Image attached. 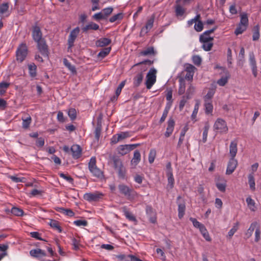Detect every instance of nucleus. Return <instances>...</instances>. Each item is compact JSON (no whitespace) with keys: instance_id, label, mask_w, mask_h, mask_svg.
<instances>
[{"instance_id":"nucleus-1","label":"nucleus","mask_w":261,"mask_h":261,"mask_svg":"<svg viewBox=\"0 0 261 261\" xmlns=\"http://www.w3.org/2000/svg\"><path fill=\"white\" fill-rule=\"evenodd\" d=\"M119 192L123 195L127 200H133L137 197V192L132 188L122 184L118 186Z\"/></svg>"},{"instance_id":"nucleus-2","label":"nucleus","mask_w":261,"mask_h":261,"mask_svg":"<svg viewBox=\"0 0 261 261\" xmlns=\"http://www.w3.org/2000/svg\"><path fill=\"white\" fill-rule=\"evenodd\" d=\"M96 163V160L95 157L91 158L88 164L89 169L93 174V176L99 179H102L104 177L103 172L100 169L97 168Z\"/></svg>"},{"instance_id":"nucleus-3","label":"nucleus","mask_w":261,"mask_h":261,"mask_svg":"<svg viewBox=\"0 0 261 261\" xmlns=\"http://www.w3.org/2000/svg\"><path fill=\"white\" fill-rule=\"evenodd\" d=\"M28 53V47L25 43H21L16 51V60L21 63L26 58Z\"/></svg>"},{"instance_id":"nucleus-4","label":"nucleus","mask_w":261,"mask_h":261,"mask_svg":"<svg viewBox=\"0 0 261 261\" xmlns=\"http://www.w3.org/2000/svg\"><path fill=\"white\" fill-rule=\"evenodd\" d=\"M156 70L154 68H151L146 75V80L145 85L147 89H150L156 81Z\"/></svg>"},{"instance_id":"nucleus-5","label":"nucleus","mask_w":261,"mask_h":261,"mask_svg":"<svg viewBox=\"0 0 261 261\" xmlns=\"http://www.w3.org/2000/svg\"><path fill=\"white\" fill-rule=\"evenodd\" d=\"M214 129L220 133H227L228 128L224 120L221 118H218L214 123Z\"/></svg>"},{"instance_id":"nucleus-6","label":"nucleus","mask_w":261,"mask_h":261,"mask_svg":"<svg viewBox=\"0 0 261 261\" xmlns=\"http://www.w3.org/2000/svg\"><path fill=\"white\" fill-rule=\"evenodd\" d=\"M32 36L33 39L35 42H38L40 40L43 39L42 33L41 28L39 25V22L36 21L32 26Z\"/></svg>"},{"instance_id":"nucleus-7","label":"nucleus","mask_w":261,"mask_h":261,"mask_svg":"<svg viewBox=\"0 0 261 261\" xmlns=\"http://www.w3.org/2000/svg\"><path fill=\"white\" fill-rule=\"evenodd\" d=\"M139 145V144L119 145L117 148V152L121 155H124Z\"/></svg>"},{"instance_id":"nucleus-8","label":"nucleus","mask_w":261,"mask_h":261,"mask_svg":"<svg viewBox=\"0 0 261 261\" xmlns=\"http://www.w3.org/2000/svg\"><path fill=\"white\" fill-rule=\"evenodd\" d=\"M80 29L79 27H76L71 31L67 41L68 50L74 46V41L80 33Z\"/></svg>"},{"instance_id":"nucleus-9","label":"nucleus","mask_w":261,"mask_h":261,"mask_svg":"<svg viewBox=\"0 0 261 261\" xmlns=\"http://www.w3.org/2000/svg\"><path fill=\"white\" fill-rule=\"evenodd\" d=\"M145 212L150 223L155 224L156 223V212L151 205L146 204Z\"/></svg>"},{"instance_id":"nucleus-10","label":"nucleus","mask_w":261,"mask_h":261,"mask_svg":"<svg viewBox=\"0 0 261 261\" xmlns=\"http://www.w3.org/2000/svg\"><path fill=\"white\" fill-rule=\"evenodd\" d=\"M36 42L37 43V48L41 55L44 57H48L49 51L45 40L43 39Z\"/></svg>"},{"instance_id":"nucleus-11","label":"nucleus","mask_w":261,"mask_h":261,"mask_svg":"<svg viewBox=\"0 0 261 261\" xmlns=\"http://www.w3.org/2000/svg\"><path fill=\"white\" fill-rule=\"evenodd\" d=\"M155 19V14H153L150 18L147 20L145 27H143L141 30L140 34H147L149 30L153 27Z\"/></svg>"},{"instance_id":"nucleus-12","label":"nucleus","mask_w":261,"mask_h":261,"mask_svg":"<svg viewBox=\"0 0 261 261\" xmlns=\"http://www.w3.org/2000/svg\"><path fill=\"white\" fill-rule=\"evenodd\" d=\"M237 165L238 161L234 158L231 157L227 164L226 174L227 175L232 174L235 170Z\"/></svg>"},{"instance_id":"nucleus-13","label":"nucleus","mask_w":261,"mask_h":261,"mask_svg":"<svg viewBox=\"0 0 261 261\" xmlns=\"http://www.w3.org/2000/svg\"><path fill=\"white\" fill-rule=\"evenodd\" d=\"M70 150L72 152L73 159H78L81 156L82 149L79 145H73L70 148Z\"/></svg>"},{"instance_id":"nucleus-14","label":"nucleus","mask_w":261,"mask_h":261,"mask_svg":"<svg viewBox=\"0 0 261 261\" xmlns=\"http://www.w3.org/2000/svg\"><path fill=\"white\" fill-rule=\"evenodd\" d=\"M102 195V194L89 193L84 195V198L89 202L97 201Z\"/></svg>"},{"instance_id":"nucleus-15","label":"nucleus","mask_w":261,"mask_h":261,"mask_svg":"<svg viewBox=\"0 0 261 261\" xmlns=\"http://www.w3.org/2000/svg\"><path fill=\"white\" fill-rule=\"evenodd\" d=\"M250 64L251 66L253 76L256 77L257 75V67L254 55L253 53L249 55Z\"/></svg>"},{"instance_id":"nucleus-16","label":"nucleus","mask_w":261,"mask_h":261,"mask_svg":"<svg viewBox=\"0 0 261 261\" xmlns=\"http://www.w3.org/2000/svg\"><path fill=\"white\" fill-rule=\"evenodd\" d=\"M175 125V121L174 119L170 117L168 121V125L166 128V131L165 133V136L168 138L172 134Z\"/></svg>"},{"instance_id":"nucleus-17","label":"nucleus","mask_w":261,"mask_h":261,"mask_svg":"<svg viewBox=\"0 0 261 261\" xmlns=\"http://www.w3.org/2000/svg\"><path fill=\"white\" fill-rule=\"evenodd\" d=\"M110 162L112 163L114 169L120 167V166L123 165L122 162L120 159V157L116 155H111L110 156Z\"/></svg>"},{"instance_id":"nucleus-18","label":"nucleus","mask_w":261,"mask_h":261,"mask_svg":"<svg viewBox=\"0 0 261 261\" xmlns=\"http://www.w3.org/2000/svg\"><path fill=\"white\" fill-rule=\"evenodd\" d=\"M238 140L235 139L232 141L229 146V153L231 157L235 158L238 151Z\"/></svg>"},{"instance_id":"nucleus-19","label":"nucleus","mask_w":261,"mask_h":261,"mask_svg":"<svg viewBox=\"0 0 261 261\" xmlns=\"http://www.w3.org/2000/svg\"><path fill=\"white\" fill-rule=\"evenodd\" d=\"M117 257L120 260L125 261H143L136 256L129 254L126 256L124 254H120L117 256Z\"/></svg>"},{"instance_id":"nucleus-20","label":"nucleus","mask_w":261,"mask_h":261,"mask_svg":"<svg viewBox=\"0 0 261 261\" xmlns=\"http://www.w3.org/2000/svg\"><path fill=\"white\" fill-rule=\"evenodd\" d=\"M30 255L36 258H40L46 255L45 252L41 249H32L30 251Z\"/></svg>"},{"instance_id":"nucleus-21","label":"nucleus","mask_w":261,"mask_h":261,"mask_svg":"<svg viewBox=\"0 0 261 261\" xmlns=\"http://www.w3.org/2000/svg\"><path fill=\"white\" fill-rule=\"evenodd\" d=\"M112 41L107 38H101L97 40L95 42L97 47H105L111 44Z\"/></svg>"},{"instance_id":"nucleus-22","label":"nucleus","mask_w":261,"mask_h":261,"mask_svg":"<svg viewBox=\"0 0 261 261\" xmlns=\"http://www.w3.org/2000/svg\"><path fill=\"white\" fill-rule=\"evenodd\" d=\"M99 29V27L97 24L93 22H90L87 25L82 28V30L83 33H86L89 30H97Z\"/></svg>"},{"instance_id":"nucleus-23","label":"nucleus","mask_w":261,"mask_h":261,"mask_svg":"<svg viewBox=\"0 0 261 261\" xmlns=\"http://www.w3.org/2000/svg\"><path fill=\"white\" fill-rule=\"evenodd\" d=\"M141 160V154L138 150H136L134 153V156L131 161L132 165L136 166Z\"/></svg>"},{"instance_id":"nucleus-24","label":"nucleus","mask_w":261,"mask_h":261,"mask_svg":"<svg viewBox=\"0 0 261 261\" xmlns=\"http://www.w3.org/2000/svg\"><path fill=\"white\" fill-rule=\"evenodd\" d=\"M176 5L175 6V11L176 13V15L177 16H182L186 12V9L182 8V5L181 3H175Z\"/></svg>"},{"instance_id":"nucleus-25","label":"nucleus","mask_w":261,"mask_h":261,"mask_svg":"<svg viewBox=\"0 0 261 261\" xmlns=\"http://www.w3.org/2000/svg\"><path fill=\"white\" fill-rule=\"evenodd\" d=\"M155 54L156 51L154 50L153 46L149 47L146 49L142 50L140 53V55L143 56H155Z\"/></svg>"},{"instance_id":"nucleus-26","label":"nucleus","mask_w":261,"mask_h":261,"mask_svg":"<svg viewBox=\"0 0 261 261\" xmlns=\"http://www.w3.org/2000/svg\"><path fill=\"white\" fill-rule=\"evenodd\" d=\"M143 79V74L142 72L137 74L134 78V86L138 87L142 83Z\"/></svg>"},{"instance_id":"nucleus-27","label":"nucleus","mask_w":261,"mask_h":261,"mask_svg":"<svg viewBox=\"0 0 261 261\" xmlns=\"http://www.w3.org/2000/svg\"><path fill=\"white\" fill-rule=\"evenodd\" d=\"M179 87L178 90L179 95H182L185 92L186 90V82L185 80L182 77L179 79Z\"/></svg>"},{"instance_id":"nucleus-28","label":"nucleus","mask_w":261,"mask_h":261,"mask_svg":"<svg viewBox=\"0 0 261 261\" xmlns=\"http://www.w3.org/2000/svg\"><path fill=\"white\" fill-rule=\"evenodd\" d=\"M257 226L258 223L257 222H254L251 224L249 228L245 233L247 239L249 238L252 236L253 232Z\"/></svg>"},{"instance_id":"nucleus-29","label":"nucleus","mask_w":261,"mask_h":261,"mask_svg":"<svg viewBox=\"0 0 261 261\" xmlns=\"http://www.w3.org/2000/svg\"><path fill=\"white\" fill-rule=\"evenodd\" d=\"M56 210L70 217H72L74 215V213L71 209L65 208L64 207H57L56 208Z\"/></svg>"},{"instance_id":"nucleus-30","label":"nucleus","mask_w":261,"mask_h":261,"mask_svg":"<svg viewBox=\"0 0 261 261\" xmlns=\"http://www.w3.org/2000/svg\"><path fill=\"white\" fill-rule=\"evenodd\" d=\"M118 173V175L119 178L125 179L126 177V169L123 165L118 168L115 169Z\"/></svg>"},{"instance_id":"nucleus-31","label":"nucleus","mask_w":261,"mask_h":261,"mask_svg":"<svg viewBox=\"0 0 261 261\" xmlns=\"http://www.w3.org/2000/svg\"><path fill=\"white\" fill-rule=\"evenodd\" d=\"M230 77V74L229 72L227 71L225 73V76H222L219 80L217 81V84L221 86H224L226 85V84L228 82V80Z\"/></svg>"},{"instance_id":"nucleus-32","label":"nucleus","mask_w":261,"mask_h":261,"mask_svg":"<svg viewBox=\"0 0 261 261\" xmlns=\"http://www.w3.org/2000/svg\"><path fill=\"white\" fill-rule=\"evenodd\" d=\"M185 210L186 205L184 202L178 204V216L179 219H181L184 217Z\"/></svg>"},{"instance_id":"nucleus-33","label":"nucleus","mask_w":261,"mask_h":261,"mask_svg":"<svg viewBox=\"0 0 261 261\" xmlns=\"http://www.w3.org/2000/svg\"><path fill=\"white\" fill-rule=\"evenodd\" d=\"M30 75L32 77H35L37 75V66L34 63L28 65Z\"/></svg>"},{"instance_id":"nucleus-34","label":"nucleus","mask_w":261,"mask_h":261,"mask_svg":"<svg viewBox=\"0 0 261 261\" xmlns=\"http://www.w3.org/2000/svg\"><path fill=\"white\" fill-rule=\"evenodd\" d=\"M49 225L52 228L58 230L59 232H62V229L61 227L60 226V223L59 221L56 220L51 219L50 222L49 223Z\"/></svg>"},{"instance_id":"nucleus-35","label":"nucleus","mask_w":261,"mask_h":261,"mask_svg":"<svg viewBox=\"0 0 261 261\" xmlns=\"http://www.w3.org/2000/svg\"><path fill=\"white\" fill-rule=\"evenodd\" d=\"M204 106L206 114H212L213 110V106L212 101H204Z\"/></svg>"},{"instance_id":"nucleus-36","label":"nucleus","mask_w":261,"mask_h":261,"mask_svg":"<svg viewBox=\"0 0 261 261\" xmlns=\"http://www.w3.org/2000/svg\"><path fill=\"white\" fill-rule=\"evenodd\" d=\"M123 211L124 212V214L125 216L129 220H130L131 221H133V222L137 221V219H136L135 216H134L131 213H130L127 210V209L126 208V207H123Z\"/></svg>"},{"instance_id":"nucleus-37","label":"nucleus","mask_w":261,"mask_h":261,"mask_svg":"<svg viewBox=\"0 0 261 261\" xmlns=\"http://www.w3.org/2000/svg\"><path fill=\"white\" fill-rule=\"evenodd\" d=\"M111 50V47H106L102 49L98 53L97 56L98 58L103 59L108 56Z\"/></svg>"},{"instance_id":"nucleus-38","label":"nucleus","mask_w":261,"mask_h":261,"mask_svg":"<svg viewBox=\"0 0 261 261\" xmlns=\"http://www.w3.org/2000/svg\"><path fill=\"white\" fill-rule=\"evenodd\" d=\"M215 93V89L214 88L210 89L207 94L204 96V101H212L211 99L213 97Z\"/></svg>"},{"instance_id":"nucleus-39","label":"nucleus","mask_w":261,"mask_h":261,"mask_svg":"<svg viewBox=\"0 0 261 261\" xmlns=\"http://www.w3.org/2000/svg\"><path fill=\"white\" fill-rule=\"evenodd\" d=\"M124 17V14L122 12L119 13L114 16H112L109 19V21L110 22H114L116 21H120Z\"/></svg>"},{"instance_id":"nucleus-40","label":"nucleus","mask_w":261,"mask_h":261,"mask_svg":"<svg viewBox=\"0 0 261 261\" xmlns=\"http://www.w3.org/2000/svg\"><path fill=\"white\" fill-rule=\"evenodd\" d=\"M210 128V124L208 122H206L205 123L204 127L203 128V136H202V141L203 142H206L207 140V137L208 134V131Z\"/></svg>"},{"instance_id":"nucleus-41","label":"nucleus","mask_w":261,"mask_h":261,"mask_svg":"<svg viewBox=\"0 0 261 261\" xmlns=\"http://www.w3.org/2000/svg\"><path fill=\"white\" fill-rule=\"evenodd\" d=\"M63 63L65 66L68 68V69L71 71L73 74L76 73V70L74 66L72 65L66 59H64Z\"/></svg>"},{"instance_id":"nucleus-42","label":"nucleus","mask_w":261,"mask_h":261,"mask_svg":"<svg viewBox=\"0 0 261 261\" xmlns=\"http://www.w3.org/2000/svg\"><path fill=\"white\" fill-rule=\"evenodd\" d=\"M248 183L250 186V188L252 190L254 191L255 189V179L254 177L253 174H249L248 175Z\"/></svg>"},{"instance_id":"nucleus-43","label":"nucleus","mask_w":261,"mask_h":261,"mask_svg":"<svg viewBox=\"0 0 261 261\" xmlns=\"http://www.w3.org/2000/svg\"><path fill=\"white\" fill-rule=\"evenodd\" d=\"M11 212L12 214L16 216H22L24 214L23 211L17 207H13Z\"/></svg>"},{"instance_id":"nucleus-44","label":"nucleus","mask_w":261,"mask_h":261,"mask_svg":"<svg viewBox=\"0 0 261 261\" xmlns=\"http://www.w3.org/2000/svg\"><path fill=\"white\" fill-rule=\"evenodd\" d=\"M247 27H248L245 25H242L239 23V25L237 27V28L236 29L234 34L236 35L242 34L244 31H245L247 30Z\"/></svg>"},{"instance_id":"nucleus-45","label":"nucleus","mask_w":261,"mask_h":261,"mask_svg":"<svg viewBox=\"0 0 261 261\" xmlns=\"http://www.w3.org/2000/svg\"><path fill=\"white\" fill-rule=\"evenodd\" d=\"M68 115L71 120H74L77 116L76 110L74 108H70L68 111Z\"/></svg>"},{"instance_id":"nucleus-46","label":"nucleus","mask_w":261,"mask_h":261,"mask_svg":"<svg viewBox=\"0 0 261 261\" xmlns=\"http://www.w3.org/2000/svg\"><path fill=\"white\" fill-rule=\"evenodd\" d=\"M101 130H102V125H99L96 124V126L95 127V131H94V134H95V138L97 141H99V138L100 136V134H101Z\"/></svg>"},{"instance_id":"nucleus-47","label":"nucleus","mask_w":261,"mask_h":261,"mask_svg":"<svg viewBox=\"0 0 261 261\" xmlns=\"http://www.w3.org/2000/svg\"><path fill=\"white\" fill-rule=\"evenodd\" d=\"M239 23L248 27V18L246 13H244L241 15V20Z\"/></svg>"},{"instance_id":"nucleus-48","label":"nucleus","mask_w":261,"mask_h":261,"mask_svg":"<svg viewBox=\"0 0 261 261\" xmlns=\"http://www.w3.org/2000/svg\"><path fill=\"white\" fill-rule=\"evenodd\" d=\"M113 11V9L112 7H108L105 8L101 10V12L105 17L106 19H107L108 16L112 13Z\"/></svg>"},{"instance_id":"nucleus-49","label":"nucleus","mask_w":261,"mask_h":261,"mask_svg":"<svg viewBox=\"0 0 261 261\" xmlns=\"http://www.w3.org/2000/svg\"><path fill=\"white\" fill-rule=\"evenodd\" d=\"M168 177V186H169L170 189H172L174 187V179L173 177V173L166 174Z\"/></svg>"},{"instance_id":"nucleus-50","label":"nucleus","mask_w":261,"mask_h":261,"mask_svg":"<svg viewBox=\"0 0 261 261\" xmlns=\"http://www.w3.org/2000/svg\"><path fill=\"white\" fill-rule=\"evenodd\" d=\"M199 103L198 102H196L194 106V109L193 111V113L191 115V119L192 120H194V122L197 120L195 119L197 116V114L198 113V109H199Z\"/></svg>"},{"instance_id":"nucleus-51","label":"nucleus","mask_w":261,"mask_h":261,"mask_svg":"<svg viewBox=\"0 0 261 261\" xmlns=\"http://www.w3.org/2000/svg\"><path fill=\"white\" fill-rule=\"evenodd\" d=\"M153 62H154L153 60H150L149 59H147V60H145L143 61H141L140 62L135 64L133 66V67L138 66L140 65H148V66H150L153 64Z\"/></svg>"},{"instance_id":"nucleus-52","label":"nucleus","mask_w":261,"mask_h":261,"mask_svg":"<svg viewBox=\"0 0 261 261\" xmlns=\"http://www.w3.org/2000/svg\"><path fill=\"white\" fill-rule=\"evenodd\" d=\"M169 109H170V106H167L166 107L165 109H164L162 116L161 117V118L160 120V123H162L165 120V119L168 115Z\"/></svg>"},{"instance_id":"nucleus-53","label":"nucleus","mask_w":261,"mask_h":261,"mask_svg":"<svg viewBox=\"0 0 261 261\" xmlns=\"http://www.w3.org/2000/svg\"><path fill=\"white\" fill-rule=\"evenodd\" d=\"M9 6L8 3H3L0 5V14H3L8 11Z\"/></svg>"},{"instance_id":"nucleus-54","label":"nucleus","mask_w":261,"mask_h":261,"mask_svg":"<svg viewBox=\"0 0 261 261\" xmlns=\"http://www.w3.org/2000/svg\"><path fill=\"white\" fill-rule=\"evenodd\" d=\"M22 122V127L23 128L27 129L29 127L30 124L31 122V117L30 116L27 117V118L23 119Z\"/></svg>"},{"instance_id":"nucleus-55","label":"nucleus","mask_w":261,"mask_h":261,"mask_svg":"<svg viewBox=\"0 0 261 261\" xmlns=\"http://www.w3.org/2000/svg\"><path fill=\"white\" fill-rule=\"evenodd\" d=\"M193 63L196 66H199L201 63V58L199 56L195 55L192 57Z\"/></svg>"},{"instance_id":"nucleus-56","label":"nucleus","mask_w":261,"mask_h":261,"mask_svg":"<svg viewBox=\"0 0 261 261\" xmlns=\"http://www.w3.org/2000/svg\"><path fill=\"white\" fill-rule=\"evenodd\" d=\"M190 220L193 223L194 226L197 228L199 229L203 225L198 221L196 218L191 217Z\"/></svg>"},{"instance_id":"nucleus-57","label":"nucleus","mask_w":261,"mask_h":261,"mask_svg":"<svg viewBox=\"0 0 261 261\" xmlns=\"http://www.w3.org/2000/svg\"><path fill=\"white\" fill-rule=\"evenodd\" d=\"M92 17L96 21H99L102 19L106 20L101 11L95 14Z\"/></svg>"},{"instance_id":"nucleus-58","label":"nucleus","mask_w":261,"mask_h":261,"mask_svg":"<svg viewBox=\"0 0 261 261\" xmlns=\"http://www.w3.org/2000/svg\"><path fill=\"white\" fill-rule=\"evenodd\" d=\"M156 155V151L154 149H151L150 151L148 158V161L150 163L154 162Z\"/></svg>"},{"instance_id":"nucleus-59","label":"nucleus","mask_w":261,"mask_h":261,"mask_svg":"<svg viewBox=\"0 0 261 261\" xmlns=\"http://www.w3.org/2000/svg\"><path fill=\"white\" fill-rule=\"evenodd\" d=\"M194 29L197 32H201L203 29V24L202 21H198L197 23H195Z\"/></svg>"},{"instance_id":"nucleus-60","label":"nucleus","mask_w":261,"mask_h":261,"mask_svg":"<svg viewBox=\"0 0 261 261\" xmlns=\"http://www.w3.org/2000/svg\"><path fill=\"white\" fill-rule=\"evenodd\" d=\"M59 175L61 177L63 178L67 181H68L71 184H73V179L72 177H71L70 176L65 174L63 173H59Z\"/></svg>"},{"instance_id":"nucleus-61","label":"nucleus","mask_w":261,"mask_h":261,"mask_svg":"<svg viewBox=\"0 0 261 261\" xmlns=\"http://www.w3.org/2000/svg\"><path fill=\"white\" fill-rule=\"evenodd\" d=\"M125 84V81H123L120 83V84L118 86L116 90L115 94L119 96L121 92L122 89L124 87Z\"/></svg>"},{"instance_id":"nucleus-62","label":"nucleus","mask_w":261,"mask_h":261,"mask_svg":"<svg viewBox=\"0 0 261 261\" xmlns=\"http://www.w3.org/2000/svg\"><path fill=\"white\" fill-rule=\"evenodd\" d=\"M129 136V133L127 132H121L120 134H117L118 138L119 141L123 140Z\"/></svg>"},{"instance_id":"nucleus-63","label":"nucleus","mask_w":261,"mask_h":261,"mask_svg":"<svg viewBox=\"0 0 261 261\" xmlns=\"http://www.w3.org/2000/svg\"><path fill=\"white\" fill-rule=\"evenodd\" d=\"M73 223L79 226H86L88 225V222L85 220H77L74 221L73 222Z\"/></svg>"},{"instance_id":"nucleus-64","label":"nucleus","mask_w":261,"mask_h":261,"mask_svg":"<svg viewBox=\"0 0 261 261\" xmlns=\"http://www.w3.org/2000/svg\"><path fill=\"white\" fill-rule=\"evenodd\" d=\"M36 145L39 147H42L44 145V139L42 137L37 139L36 141Z\"/></svg>"}]
</instances>
